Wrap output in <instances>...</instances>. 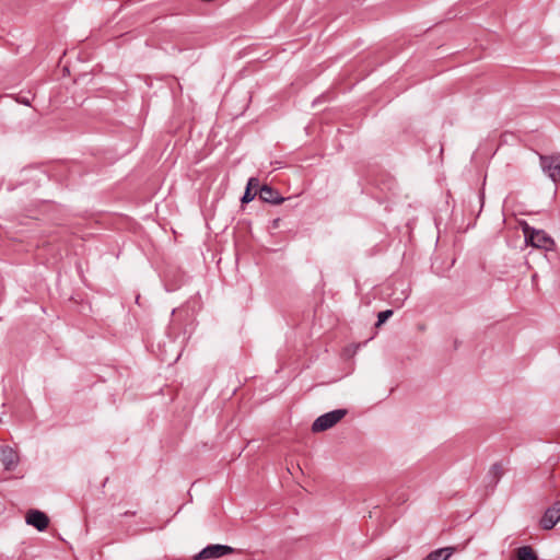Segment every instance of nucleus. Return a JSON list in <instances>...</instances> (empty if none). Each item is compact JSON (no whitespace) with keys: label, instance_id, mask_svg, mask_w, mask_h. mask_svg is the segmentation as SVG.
I'll return each instance as SVG.
<instances>
[{"label":"nucleus","instance_id":"f257e3e1","mask_svg":"<svg viewBox=\"0 0 560 560\" xmlns=\"http://www.w3.org/2000/svg\"><path fill=\"white\" fill-rule=\"evenodd\" d=\"M523 233L526 243L534 247L551 250L555 246L553 240L544 230H537L525 223L523 225Z\"/></svg>","mask_w":560,"mask_h":560},{"label":"nucleus","instance_id":"f03ea898","mask_svg":"<svg viewBox=\"0 0 560 560\" xmlns=\"http://www.w3.org/2000/svg\"><path fill=\"white\" fill-rule=\"evenodd\" d=\"M347 415L346 409H335L319 416L312 424L313 432H323L332 428Z\"/></svg>","mask_w":560,"mask_h":560},{"label":"nucleus","instance_id":"7ed1b4c3","mask_svg":"<svg viewBox=\"0 0 560 560\" xmlns=\"http://www.w3.org/2000/svg\"><path fill=\"white\" fill-rule=\"evenodd\" d=\"M540 167L553 183L560 184V154L539 155Z\"/></svg>","mask_w":560,"mask_h":560},{"label":"nucleus","instance_id":"20e7f679","mask_svg":"<svg viewBox=\"0 0 560 560\" xmlns=\"http://www.w3.org/2000/svg\"><path fill=\"white\" fill-rule=\"evenodd\" d=\"M234 552V549L228 545H209L197 553L195 560L217 559Z\"/></svg>","mask_w":560,"mask_h":560},{"label":"nucleus","instance_id":"39448f33","mask_svg":"<svg viewBox=\"0 0 560 560\" xmlns=\"http://www.w3.org/2000/svg\"><path fill=\"white\" fill-rule=\"evenodd\" d=\"M560 521V500L555 502L551 506H549L541 520L540 526L541 528L549 530L556 526V524Z\"/></svg>","mask_w":560,"mask_h":560},{"label":"nucleus","instance_id":"423d86ee","mask_svg":"<svg viewBox=\"0 0 560 560\" xmlns=\"http://www.w3.org/2000/svg\"><path fill=\"white\" fill-rule=\"evenodd\" d=\"M25 521L27 525L35 527L39 532H44L49 524L48 516L39 510H30Z\"/></svg>","mask_w":560,"mask_h":560},{"label":"nucleus","instance_id":"0eeeda50","mask_svg":"<svg viewBox=\"0 0 560 560\" xmlns=\"http://www.w3.org/2000/svg\"><path fill=\"white\" fill-rule=\"evenodd\" d=\"M0 462L5 470H13L19 463L16 452L9 446H0Z\"/></svg>","mask_w":560,"mask_h":560},{"label":"nucleus","instance_id":"6e6552de","mask_svg":"<svg viewBox=\"0 0 560 560\" xmlns=\"http://www.w3.org/2000/svg\"><path fill=\"white\" fill-rule=\"evenodd\" d=\"M259 198L272 205H280L283 202L284 198L280 196L279 191L272 188L269 185H262L259 188Z\"/></svg>","mask_w":560,"mask_h":560},{"label":"nucleus","instance_id":"1a4fd4ad","mask_svg":"<svg viewBox=\"0 0 560 560\" xmlns=\"http://www.w3.org/2000/svg\"><path fill=\"white\" fill-rule=\"evenodd\" d=\"M258 187H259L258 179L255 178V177H250L248 179V182H247V186H246V189L244 191V195L241 198V202L242 203H248L252 200H254V198H255V196L257 194Z\"/></svg>","mask_w":560,"mask_h":560},{"label":"nucleus","instance_id":"9d476101","mask_svg":"<svg viewBox=\"0 0 560 560\" xmlns=\"http://www.w3.org/2000/svg\"><path fill=\"white\" fill-rule=\"evenodd\" d=\"M453 552V548H440L434 551H431L425 558L422 560H447Z\"/></svg>","mask_w":560,"mask_h":560},{"label":"nucleus","instance_id":"9b49d317","mask_svg":"<svg viewBox=\"0 0 560 560\" xmlns=\"http://www.w3.org/2000/svg\"><path fill=\"white\" fill-rule=\"evenodd\" d=\"M517 560H538V556L530 546H523L516 550Z\"/></svg>","mask_w":560,"mask_h":560},{"label":"nucleus","instance_id":"f8f14e48","mask_svg":"<svg viewBox=\"0 0 560 560\" xmlns=\"http://www.w3.org/2000/svg\"><path fill=\"white\" fill-rule=\"evenodd\" d=\"M489 475L494 479V483H497L501 477L503 476V467L501 463H494L490 469Z\"/></svg>","mask_w":560,"mask_h":560},{"label":"nucleus","instance_id":"ddd939ff","mask_svg":"<svg viewBox=\"0 0 560 560\" xmlns=\"http://www.w3.org/2000/svg\"><path fill=\"white\" fill-rule=\"evenodd\" d=\"M393 315L392 310L382 311L377 315V323L376 326L380 327L383 325L390 316Z\"/></svg>","mask_w":560,"mask_h":560},{"label":"nucleus","instance_id":"4468645a","mask_svg":"<svg viewBox=\"0 0 560 560\" xmlns=\"http://www.w3.org/2000/svg\"><path fill=\"white\" fill-rule=\"evenodd\" d=\"M124 515H125V516H132V515H135V512H129V511H128V512H125V513H124Z\"/></svg>","mask_w":560,"mask_h":560}]
</instances>
